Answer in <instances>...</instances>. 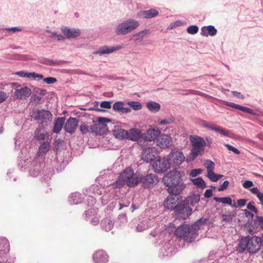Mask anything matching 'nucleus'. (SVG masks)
<instances>
[{"mask_svg":"<svg viewBox=\"0 0 263 263\" xmlns=\"http://www.w3.org/2000/svg\"><path fill=\"white\" fill-rule=\"evenodd\" d=\"M162 182L167 187L169 194L178 195L185 189V185L182 182L180 173L176 170H173L167 173L163 178Z\"/></svg>","mask_w":263,"mask_h":263,"instance_id":"1","label":"nucleus"},{"mask_svg":"<svg viewBox=\"0 0 263 263\" xmlns=\"http://www.w3.org/2000/svg\"><path fill=\"white\" fill-rule=\"evenodd\" d=\"M260 249V237L256 236L252 237L247 236L240 239L238 244V251L239 252H243L247 250L250 253H256Z\"/></svg>","mask_w":263,"mask_h":263,"instance_id":"2","label":"nucleus"},{"mask_svg":"<svg viewBox=\"0 0 263 263\" xmlns=\"http://www.w3.org/2000/svg\"><path fill=\"white\" fill-rule=\"evenodd\" d=\"M30 117L36 121L39 127L46 128L51 124L53 115L48 110L34 108L32 109Z\"/></svg>","mask_w":263,"mask_h":263,"instance_id":"3","label":"nucleus"},{"mask_svg":"<svg viewBox=\"0 0 263 263\" xmlns=\"http://www.w3.org/2000/svg\"><path fill=\"white\" fill-rule=\"evenodd\" d=\"M190 139L192 145L191 154L195 159L204 151L206 143L203 138L198 136H191Z\"/></svg>","mask_w":263,"mask_h":263,"instance_id":"4","label":"nucleus"},{"mask_svg":"<svg viewBox=\"0 0 263 263\" xmlns=\"http://www.w3.org/2000/svg\"><path fill=\"white\" fill-rule=\"evenodd\" d=\"M139 26L138 21L135 20L129 19L119 24L116 28V33L118 35H126Z\"/></svg>","mask_w":263,"mask_h":263,"instance_id":"5","label":"nucleus"},{"mask_svg":"<svg viewBox=\"0 0 263 263\" xmlns=\"http://www.w3.org/2000/svg\"><path fill=\"white\" fill-rule=\"evenodd\" d=\"M175 235L183 239L185 241L192 242L194 241L195 233L191 232L190 226L182 224L178 227L175 230Z\"/></svg>","mask_w":263,"mask_h":263,"instance_id":"6","label":"nucleus"},{"mask_svg":"<svg viewBox=\"0 0 263 263\" xmlns=\"http://www.w3.org/2000/svg\"><path fill=\"white\" fill-rule=\"evenodd\" d=\"M98 123L90 126L91 132L97 135H103L108 132L106 123L110 122V120L107 118L98 117Z\"/></svg>","mask_w":263,"mask_h":263,"instance_id":"7","label":"nucleus"},{"mask_svg":"<svg viewBox=\"0 0 263 263\" xmlns=\"http://www.w3.org/2000/svg\"><path fill=\"white\" fill-rule=\"evenodd\" d=\"M170 167H176L180 165L185 159L182 152L178 151H172L166 157Z\"/></svg>","mask_w":263,"mask_h":263,"instance_id":"8","label":"nucleus"},{"mask_svg":"<svg viewBox=\"0 0 263 263\" xmlns=\"http://www.w3.org/2000/svg\"><path fill=\"white\" fill-rule=\"evenodd\" d=\"M13 86H16V89L13 93V97L17 99H26L29 97L31 94V89L27 87H20V85L17 83H12Z\"/></svg>","mask_w":263,"mask_h":263,"instance_id":"9","label":"nucleus"},{"mask_svg":"<svg viewBox=\"0 0 263 263\" xmlns=\"http://www.w3.org/2000/svg\"><path fill=\"white\" fill-rule=\"evenodd\" d=\"M158 182V178L155 174H149L144 176L140 175V182L144 188L153 187Z\"/></svg>","mask_w":263,"mask_h":263,"instance_id":"10","label":"nucleus"},{"mask_svg":"<svg viewBox=\"0 0 263 263\" xmlns=\"http://www.w3.org/2000/svg\"><path fill=\"white\" fill-rule=\"evenodd\" d=\"M170 167L169 162L165 157L162 159L158 158L153 164V168L157 173L164 172Z\"/></svg>","mask_w":263,"mask_h":263,"instance_id":"11","label":"nucleus"},{"mask_svg":"<svg viewBox=\"0 0 263 263\" xmlns=\"http://www.w3.org/2000/svg\"><path fill=\"white\" fill-rule=\"evenodd\" d=\"M179 219H186L192 213V209L184 204H179L174 211Z\"/></svg>","mask_w":263,"mask_h":263,"instance_id":"12","label":"nucleus"},{"mask_svg":"<svg viewBox=\"0 0 263 263\" xmlns=\"http://www.w3.org/2000/svg\"><path fill=\"white\" fill-rule=\"evenodd\" d=\"M158 154V150L156 147H147L143 150L141 159L146 162H150L156 158Z\"/></svg>","mask_w":263,"mask_h":263,"instance_id":"13","label":"nucleus"},{"mask_svg":"<svg viewBox=\"0 0 263 263\" xmlns=\"http://www.w3.org/2000/svg\"><path fill=\"white\" fill-rule=\"evenodd\" d=\"M134 174L133 169L128 167L125 169L123 172L120 174L119 179L112 184L114 188H120L125 184V180L128 176H133Z\"/></svg>","mask_w":263,"mask_h":263,"instance_id":"14","label":"nucleus"},{"mask_svg":"<svg viewBox=\"0 0 263 263\" xmlns=\"http://www.w3.org/2000/svg\"><path fill=\"white\" fill-rule=\"evenodd\" d=\"M160 133V130L158 128H149L142 134V137L145 141H152L158 137Z\"/></svg>","mask_w":263,"mask_h":263,"instance_id":"15","label":"nucleus"},{"mask_svg":"<svg viewBox=\"0 0 263 263\" xmlns=\"http://www.w3.org/2000/svg\"><path fill=\"white\" fill-rule=\"evenodd\" d=\"M172 143V138L167 135L163 134L157 139V145L161 148L169 147Z\"/></svg>","mask_w":263,"mask_h":263,"instance_id":"16","label":"nucleus"},{"mask_svg":"<svg viewBox=\"0 0 263 263\" xmlns=\"http://www.w3.org/2000/svg\"><path fill=\"white\" fill-rule=\"evenodd\" d=\"M78 123V120L76 118L70 117L64 125L65 132L71 134L74 133L77 129Z\"/></svg>","mask_w":263,"mask_h":263,"instance_id":"17","label":"nucleus"},{"mask_svg":"<svg viewBox=\"0 0 263 263\" xmlns=\"http://www.w3.org/2000/svg\"><path fill=\"white\" fill-rule=\"evenodd\" d=\"M93 259L95 263H106L108 261V256L104 251L98 250L93 254Z\"/></svg>","mask_w":263,"mask_h":263,"instance_id":"18","label":"nucleus"},{"mask_svg":"<svg viewBox=\"0 0 263 263\" xmlns=\"http://www.w3.org/2000/svg\"><path fill=\"white\" fill-rule=\"evenodd\" d=\"M201 126L203 127L207 128L209 129L214 130L224 136L230 137L229 130L222 129L221 127L219 126H214L213 125H211L205 121H202Z\"/></svg>","mask_w":263,"mask_h":263,"instance_id":"19","label":"nucleus"},{"mask_svg":"<svg viewBox=\"0 0 263 263\" xmlns=\"http://www.w3.org/2000/svg\"><path fill=\"white\" fill-rule=\"evenodd\" d=\"M61 31L62 33L68 38H74L79 36L81 34V31L79 29L69 28L67 27H62Z\"/></svg>","mask_w":263,"mask_h":263,"instance_id":"20","label":"nucleus"},{"mask_svg":"<svg viewBox=\"0 0 263 263\" xmlns=\"http://www.w3.org/2000/svg\"><path fill=\"white\" fill-rule=\"evenodd\" d=\"M127 135L126 139L133 141H138L141 138V137H142L141 130L139 128H131L129 130L127 131Z\"/></svg>","mask_w":263,"mask_h":263,"instance_id":"21","label":"nucleus"},{"mask_svg":"<svg viewBox=\"0 0 263 263\" xmlns=\"http://www.w3.org/2000/svg\"><path fill=\"white\" fill-rule=\"evenodd\" d=\"M172 195H173L171 194V195L164 201L163 205L165 208L175 211L176 208L179 204H178L177 200H176L175 198Z\"/></svg>","mask_w":263,"mask_h":263,"instance_id":"22","label":"nucleus"},{"mask_svg":"<svg viewBox=\"0 0 263 263\" xmlns=\"http://www.w3.org/2000/svg\"><path fill=\"white\" fill-rule=\"evenodd\" d=\"M121 48L122 46L120 45L113 47L105 46L100 48L97 51L95 52V54H98L100 55L105 54H110L114 52V51L119 50Z\"/></svg>","mask_w":263,"mask_h":263,"instance_id":"23","label":"nucleus"},{"mask_svg":"<svg viewBox=\"0 0 263 263\" xmlns=\"http://www.w3.org/2000/svg\"><path fill=\"white\" fill-rule=\"evenodd\" d=\"M10 250L9 244L8 240L5 238H0V258H3Z\"/></svg>","mask_w":263,"mask_h":263,"instance_id":"24","label":"nucleus"},{"mask_svg":"<svg viewBox=\"0 0 263 263\" xmlns=\"http://www.w3.org/2000/svg\"><path fill=\"white\" fill-rule=\"evenodd\" d=\"M45 128H41L39 127L34 133V137L38 141H44L47 139L49 135L46 132L42 131Z\"/></svg>","mask_w":263,"mask_h":263,"instance_id":"25","label":"nucleus"},{"mask_svg":"<svg viewBox=\"0 0 263 263\" xmlns=\"http://www.w3.org/2000/svg\"><path fill=\"white\" fill-rule=\"evenodd\" d=\"M226 104L228 106H230L233 108L240 110L242 111L247 112L249 114L253 115H256V114L254 112L253 110L251 108H248V107H247L245 106H241V105L235 104L232 102H227Z\"/></svg>","mask_w":263,"mask_h":263,"instance_id":"26","label":"nucleus"},{"mask_svg":"<svg viewBox=\"0 0 263 263\" xmlns=\"http://www.w3.org/2000/svg\"><path fill=\"white\" fill-rule=\"evenodd\" d=\"M226 104L228 106H230L233 108L240 110L242 111L247 112L249 114L253 115H256V114L254 112L253 110L251 108H248V107H247L245 106H241V105L235 104L232 102H227Z\"/></svg>","mask_w":263,"mask_h":263,"instance_id":"27","label":"nucleus"},{"mask_svg":"<svg viewBox=\"0 0 263 263\" xmlns=\"http://www.w3.org/2000/svg\"><path fill=\"white\" fill-rule=\"evenodd\" d=\"M124 106V102L118 101L113 104L112 108L115 111L122 113H128L131 111L130 107H125Z\"/></svg>","mask_w":263,"mask_h":263,"instance_id":"28","label":"nucleus"},{"mask_svg":"<svg viewBox=\"0 0 263 263\" xmlns=\"http://www.w3.org/2000/svg\"><path fill=\"white\" fill-rule=\"evenodd\" d=\"M50 142L46 141L41 143L37 152V155L39 157H43L46 155L50 148Z\"/></svg>","mask_w":263,"mask_h":263,"instance_id":"29","label":"nucleus"},{"mask_svg":"<svg viewBox=\"0 0 263 263\" xmlns=\"http://www.w3.org/2000/svg\"><path fill=\"white\" fill-rule=\"evenodd\" d=\"M217 33V30L213 26L209 25L204 26L201 28V35L203 36H208V35L214 36Z\"/></svg>","mask_w":263,"mask_h":263,"instance_id":"30","label":"nucleus"},{"mask_svg":"<svg viewBox=\"0 0 263 263\" xmlns=\"http://www.w3.org/2000/svg\"><path fill=\"white\" fill-rule=\"evenodd\" d=\"M199 200L200 195L198 194H193L185 199L184 203L187 205L194 206L199 201Z\"/></svg>","mask_w":263,"mask_h":263,"instance_id":"31","label":"nucleus"},{"mask_svg":"<svg viewBox=\"0 0 263 263\" xmlns=\"http://www.w3.org/2000/svg\"><path fill=\"white\" fill-rule=\"evenodd\" d=\"M65 122V117H58L54 122L53 132L58 134L61 130Z\"/></svg>","mask_w":263,"mask_h":263,"instance_id":"32","label":"nucleus"},{"mask_svg":"<svg viewBox=\"0 0 263 263\" xmlns=\"http://www.w3.org/2000/svg\"><path fill=\"white\" fill-rule=\"evenodd\" d=\"M113 135L117 139H124L127 138V131L119 127H115L113 130Z\"/></svg>","mask_w":263,"mask_h":263,"instance_id":"33","label":"nucleus"},{"mask_svg":"<svg viewBox=\"0 0 263 263\" xmlns=\"http://www.w3.org/2000/svg\"><path fill=\"white\" fill-rule=\"evenodd\" d=\"M114 222L109 218H105L101 221V225L103 230L106 232L110 231L114 227Z\"/></svg>","mask_w":263,"mask_h":263,"instance_id":"34","label":"nucleus"},{"mask_svg":"<svg viewBox=\"0 0 263 263\" xmlns=\"http://www.w3.org/2000/svg\"><path fill=\"white\" fill-rule=\"evenodd\" d=\"M140 181V174L134 173L132 177H130L128 182V186L130 187H134L136 186Z\"/></svg>","mask_w":263,"mask_h":263,"instance_id":"35","label":"nucleus"},{"mask_svg":"<svg viewBox=\"0 0 263 263\" xmlns=\"http://www.w3.org/2000/svg\"><path fill=\"white\" fill-rule=\"evenodd\" d=\"M148 33V31L145 30L140 31L133 35V38L136 43H138L142 41L143 37Z\"/></svg>","mask_w":263,"mask_h":263,"instance_id":"36","label":"nucleus"},{"mask_svg":"<svg viewBox=\"0 0 263 263\" xmlns=\"http://www.w3.org/2000/svg\"><path fill=\"white\" fill-rule=\"evenodd\" d=\"M146 107L152 112H158L160 109V105L158 103L153 101L147 102Z\"/></svg>","mask_w":263,"mask_h":263,"instance_id":"37","label":"nucleus"},{"mask_svg":"<svg viewBox=\"0 0 263 263\" xmlns=\"http://www.w3.org/2000/svg\"><path fill=\"white\" fill-rule=\"evenodd\" d=\"M191 181L198 188L204 189L206 186L205 181L201 177L192 179Z\"/></svg>","mask_w":263,"mask_h":263,"instance_id":"38","label":"nucleus"},{"mask_svg":"<svg viewBox=\"0 0 263 263\" xmlns=\"http://www.w3.org/2000/svg\"><path fill=\"white\" fill-rule=\"evenodd\" d=\"M40 63L48 66H59L63 62L61 61L52 60L48 59H43L41 60Z\"/></svg>","mask_w":263,"mask_h":263,"instance_id":"39","label":"nucleus"},{"mask_svg":"<svg viewBox=\"0 0 263 263\" xmlns=\"http://www.w3.org/2000/svg\"><path fill=\"white\" fill-rule=\"evenodd\" d=\"M159 12L155 9H151L148 10L144 11L143 12V16L144 18H150L156 16Z\"/></svg>","mask_w":263,"mask_h":263,"instance_id":"40","label":"nucleus"},{"mask_svg":"<svg viewBox=\"0 0 263 263\" xmlns=\"http://www.w3.org/2000/svg\"><path fill=\"white\" fill-rule=\"evenodd\" d=\"M206 176L211 181L213 182H216L219 179L223 177V175L221 174H216L213 172V171H211L207 172Z\"/></svg>","mask_w":263,"mask_h":263,"instance_id":"41","label":"nucleus"},{"mask_svg":"<svg viewBox=\"0 0 263 263\" xmlns=\"http://www.w3.org/2000/svg\"><path fill=\"white\" fill-rule=\"evenodd\" d=\"M213 200L218 202H221L222 203L227 204H229L231 206L233 205L232 204V199H231V198H230L229 197H215L213 198Z\"/></svg>","mask_w":263,"mask_h":263,"instance_id":"42","label":"nucleus"},{"mask_svg":"<svg viewBox=\"0 0 263 263\" xmlns=\"http://www.w3.org/2000/svg\"><path fill=\"white\" fill-rule=\"evenodd\" d=\"M250 191L252 194L256 195L259 200V203L263 205V193L260 192L257 187L251 188Z\"/></svg>","mask_w":263,"mask_h":263,"instance_id":"43","label":"nucleus"},{"mask_svg":"<svg viewBox=\"0 0 263 263\" xmlns=\"http://www.w3.org/2000/svg\"><path fill=\"white\" fill-rule=\"evenodd\" d=\"M80 194L79 193H73L71 195L70 202L72 204H77L80 202L81 198L80 197Z\"/></svg>","mask_w":263,"mask_h":263,"instance_id":"44","label":"nucleus"},{"mask_svg":"<svg viewBox=\"0 0 263 263\" xmlns=\"http://www.w3.org/2000/svg\"><path fill=\"white\" fill-rule=\"evenodd\" d=\"M148 226L147 222L145 220L141 221L137 226L136 231L139 232L143 231L148 229Z\"/></svg>","mask_w":263,"mask_h":263,"instance_id":"45","label":"nucleus"},{"mask_svg":"<svg viewBox=\"0 0 263 263\" xmlns=\"http://www.w3.org/2000/svg\"><path fill=\"white\" fill-rule=\"evenodd\" d=\"M201 220H197L194 224H193L191 226H190L191 232L192 233H195V235H194V240L198 236V231L200 230L199 227L198 226V223H200Z\"/></svg>","mask_w":263,"mask_h":263,"instance_id":"46","label":"nucleus"},{"mask_svg":"<svg viewBox=\"0 0 263 263\" xmlns=\"http://www.w3.org/2000/svg\"><path fill=\"white\" fill-rule=\"evenodd\" d=\"M127 104L135 110H139L142 108V105L138 101H130L128 102Z\"/></svg>","mask_w":263,"mask_h":263,"instance_id":"47","label":"nucleus"},{"mask_svg":"<svg viewBox=\"0 0 263 263\" xmlns=\"http://www.w3.org/2000/svg\"><path fill=\"white\" fill-rule=\"evenodd\" d=\"M79 129L83 135H85L91 131L90 127L84 123L80 126Z\"/></svg>","mask_w":263,"mask_h":263,"instance_id":"48","label":"nucleus"},{"mask_svg":"<svg viewBox=\"0 0 263 263\" xmlns=\"http://www.w3.org/2000/svg\"><path fill=\"white\" fill-rule=\"evenodd\" d=\"M204 165L207 169V172L213 171L214 169L215 164L210 160H206L204 163Z\"/></svg>","mask_w":263,"mask_h":263,"instance_id":"49","label":"nucleus"},{"mask_svg":"<svg viewBox=\"0 0 263 263\" xmlns=\"http://www.w3.org/2000/svg\"><path fill=\"white\" fill-rule=\"evenodd\" d=\"M199 28L197 26L192 25L187 28V32L189 34H194L198 32Z\"/></svg>","mask_w":263,"mask_h":263,"instance_id":"50","label":"nucleus"},{"mask_svg":"<svg viewBox=\"0 0 263 263\" xmlns=\"http://www.w3.org/2000/svg\"><path fill=\"white\" fill-rule=\"evenodd\" d=\"M248 201L247 199H240L237 200V204H234L232 206H234L236 208H242L245 206Z\"/></svg>","mask_w":263,"mask_h":263,"instance_id":"51","label":"nucleus"},{"mask_svg":"<svg viewBox=\"0 0 263 263\" xmlns=\"http://www.w3.org/2000/svg\"><path fill=\"white\" fill-rule=\"evenodd\" d=\"M29 78L33 80L37 79L42 80L44 78V76L41 74L36 73L35 72H29Z\"/></svg>","mask_w":263,"mask_h":263,"instance_id":"52","label":"nucleus"},{"mask_svg":"<svg viewBox=\"0 0 263 263\" xmlns=\"http://www.w3.org/2000/svg\"><path fill=\"white\" fill-rule=\"evenodd\" d=\"M233 214L231 213L228 214H222V220L226 222H229L233 219Z\"/></svg>","mask_w":263,"mask_h":263,"instance_id":"53","label":"nucleus"},{"mask_svg":"<svg viewBox=\"0 0 263 263\" xmlns=\"http://www.w3.org/2000/svg\"><path fill=\"white\" fill-rule=\"evenodd\" d=\"M254 202L253 201L249 202L247 204V208L251 211L254 212L255 214H257L258 211L254 206Z\"/></svg>","mask_w":263,"mask_h":263,"instance_id":"54","label":"nucleus"},{"mask_svg":"<svg viewBox=\"0 0 263 263\" xmlns=\"http://www.w3.org/2000/svg\"><path fill=\"white\" fill-rule=\"evenodd\" d=\"M43 80L44 82L48 84H53L57 81V79L53 77H47L43 78Z\"/></svg>","mask_w":263,"mask_h":263,"instance_id":"55","label":"nucleus"},{"mask_svg":"<svg viewBox=\"0 0 263 263\" xmlns=\"http://www.w3.org/2000/svg\"><path fill=\"white\" fill-rule=\"evenodd\" d=\"M174 121V119L173 117L169 118L168 119H165L161 120L159 124L161 125L170 124L172 123Z\"/></svg>","mask_w":263,"mask_h":263,"instance_id":"56","label":"nucleus"},{"mask_svg":"<svg viewBox=\"0 0 263 263\" xmlns=\"http://www.w3.org/2000/svg\"><path fill=\"white\" fill-rule=\"evenodd\" d=\"M202 172V170L201 168H196L192 170L190 173V176L192 177H195L200 174H201Z\"/></svg>","mask_w":263,"mask_h":263,"instance_id":"57","label":"nucleus"},{"mask_svg":"<svg viewBox=\"0 0 263 263\" xmlns=\"http://www.w3.org/2000/svg\"><path fill=\"white\" fill-rule=\"evenodd\" d=\"M225 146L228 148V150L232 151L236 154H239L240 153V151L236 148L228 144H226Z\"/></svg>","mask_w":263,"mask_h":263,"instance_id":"58","label":"nucleus"},{"mask_svg":"<svg viewBox=\"0 0 263 263\" xmlns=\"http://www.w3.org/2000/svg\"><path fill=\"white\" fill-rule=\"evenodd\" d=\"M15 74L20 77L29 78V72L25 71H20L16 72Z\"/></svg>","mask_w":263,"mask_h":263,"instance_id":"59","label":"nucleus"},{"mask_svg":"<svg viewBox=\"0 0 263 263\" xmlns=\"http://www.w3.org/2000/svg\"><path fill=\"white\" fill-rule=\"evenodd\" d=\"M111 103L110 101H103L101 103L100 106L102 108L109 109L111 107Z\"/></svg>","mask_w":263,"mask_h":263,"instance_id":"60","label":"nucleus"},{"mask_svg":"<svg viewBox=\"0 0 263 263\" xmlns=\"http://www.w3.org/2000/svg\"><path fill=\"white\" fill-rule=\"evenodd\" d=\"M7 98L8 95L7 93L3 91H0V103L5 102Z\"/></svg>","mask_w":263,"mask_h":263,"instance_id":"61","label":"nucleus"},{"mask_svg":"<svg viewBox=\"0 0 263 263\" xmlns=\"http://www.w3.org/2000/svg\"><path fill=\"white\" fill-rule=\"evenodd\" d=\"M229 185V182L227 180L224 181L223 183L218 188L219 191H223L225 190Z\"/></svg>","mask_w":263,"mask_h":263,"instance_id":"62","label":"nucleus"},{"mask_svg":"<svg viewBox=\"0 0 263 263\" xmlns=\"http://www.w3.org/2000/svg\"><path fill=\"white\" fill-rule=\"evenodd\" d=\"M253 186V183L250 180H246L242 184V186L245 189H249Z\"/></svg>","mask_w":263,"mask_h":263,"instance_id":"63","label":"nucleus"},{"mask_svg":"<svg viewBox=\"0 0 263 263\" xmlns=\"http://www.w3.org/2000/svg\"><path fill=\"white\" fill-rule=\"evenodd\" d=\"M6 30L8 32H12V33H15L16 32L21 31L22 29L19 27H14L6 28Z\"/></svg>","mask_w":263,"mask_h":263,"instance_id":"64","label":"nucleus"}]
</instances>
